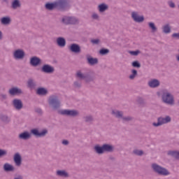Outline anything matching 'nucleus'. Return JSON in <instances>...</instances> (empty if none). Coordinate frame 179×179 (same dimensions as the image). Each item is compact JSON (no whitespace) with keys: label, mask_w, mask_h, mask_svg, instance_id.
Segmentation results:
<instances>
[{"label":"nucleus","mask_w":179,"mask_h":179,"mask_svg":"<svg viewBox=\"0 0 179 179\" xmlns=\"http://www.w3.org/2000/svg\"><path fill=\"white\" fill-rule=\"evenodd\" d=\"M48 103L49 104V107L52 110V111H61V107H62V103H61V99H59V96L57 94H52L49 96L48 99Z\"/></svg>","instance_id":"nucleus-1"},{"label":"nucleus","mask_w":179,"mask_h":179,"mask_svg":"<svg viewBox=\"0 0 179 179\" xmlns=\"http://www.w3.org/2000/svg\"><path fill=\"white\" fill-rule=\"evenodd\" d=\"M76 78L79 80H85L87 83H90V82L96 80V74L94 73H83L78 70L76 73Z\"/></svg>","instance_id":"nucleus-2"},{"label":"nucleus","mask_w":179,"mask_h":179,"mask_svg":"<svg viewBox=\"0 0 179 179\" xmlns=\"http://www.w3.org/2000/svg\"><path fill=\"white\" fill-rule=\"evenodd\" d=\"M162 101L164 104H168V106H174L175 100L174 95L169 91L167 89H164L161 91Z\"/></svg>","instance_id":"nucleus-3"},{"label":"nucleus","mask_w":179,"mask_h":179,"mask_svg":"<svg viewBox=\"0 0 179 179\" xmlns=\"http://www.w3.org/2000/svg\"><path fill=\"white\" fill-rule=\"evenodd\" d=\"M94 150L97 155H104L106 152L107 153H113L114 152V145L105 143L100 146V145L97 144L94 145Z\"/></svg>","instance_id":"nucleus-4"},{"label":"nucleus","mask_w":179,"mask_h":179,"mask_svg":"<svg viewBox=\"0 0 179 179\" xmlns=\"http://www.w3.org/2000/svg\"><path fill=\"white\" fill-rule=\"evenodd\" d=\"M151 169L154 173L159 174V176H170L169 170L156 163L152 164Z\"/></svg>","instance_id":"nucleus-5"},{"label":"nucleus","mask_w":179,"mask_h":179,"mask_svg":"<svg viewBox=\"0 0 179 179\" xmlns=\"http://www.w3.org/2000/svg\"><path fill=\"white\" fill-rule=\"evenodd\" d=\"M56 2V8L59 10H66L71 8V4L69 0H57Z\"/></svg>","instance_id":"nucleus-6"},{"label":"nucleus","mask_w":179,"mask_h":179,"mask_svg":"<svg viewBox=\"0 0 179 179\" xmlns=\"http://www.w3.org/2000/svg\"><path fill=\"white\" fill-rule=\"evenodd\" d=\"M59 115H66L67 117H78L79 111L77 110L62 109L58 110Z\"/></svg>","instance_id":"nucleus-7"},{"label":"nucleus","mask_w":179,"mask_h":179,"mask_svg":"<svg viewBox=\"0 0 179 179\" xmlns=\"http://www.w3.org/2000/svg\"><path fill=\"white\" fill-rule=\"evenodd\" d=\"M169 122H171V117L169 115H166L164 117H159L157 118V122H153L152 125L153 127H162V125H164V124H169Z\"/></svg>","instance_id":"nucleus-8"},{"label":"nucleus","mask_w":179,"mask_h":179,"mask_svg":"<svg viewBox=\"0 0 179 179\" xmlns=\"http://www.w3.org/2000/svg\"><path fill=\"white\" fill-rule=\"evenodd\" d=\"M11 104L16 111H20V110L23 108V101H22L20 99H13L11 101Z\"/></svg>","instance_id":"nucleus-9"},{"label":"nucleus","mask_w":179,"mask_h":179,"mask_svg":"<svg viewBox=\"0 0 179 179\" xmlns=\"http://www.w3.org/2000/svg\"><path fill=\"white\" fill-rule=\"evenodd\" d=\"M31 134L34 136H36V138H43L48 134V130L44 129L40 132L37 129H31Z\"/></svg>","instance_id":"nucleus-10"},{"label":"nucleus","mask_w":179,"mask_h":179,"mask_svg":"<svg viewBox=\"0 0 179 179\" xmlns=\"http://www.w3.org/2000/svg\"><path fill=\"white\" fill-rule=\"evenodd\" d=\"M131 18L136 23H143V22H145V17L139 15V13L136 11L131 12Z\"/></svg>","instance_id":"nucleus-11"},{"label":"nucleus","mask_w":179,"mask_h":179,"mask_svg":"<svg viewBox=\"0 0 179 179\" xmlns=\"http://www.w3.org/2000/svg\"><path fill=\"white\" fill-rule=\"evenodd\" d=\"M24 93L23 90L17 87H11L8 90V94L10 96H20L24 94Z\"/></svg>","instance_id":"nucleus-12"},{"label":"nucleus","mask_w":179,"mask_h":179,"mask_svg":"<svg viewBox=\"0 0 179 179\" xmlns=\"http://www.w3.org/2000/svg\"><path fill=\"white\" fill-rule=\"evenodd\" d=\"M26 56V53L24 52V50L22 49L16 50L13 53V57L14 59H23L24 57Z\"/></svg>","instance_id":"nucleus-13"},{"label":"nucleus","mask_w":179,"mask_h":179,"mask_svg":"<svg viewBox=\"0 0 179 179\" xmlns=\"http://www.w3.org/2000/svg\"><path fill=\"white\" fill-rule=\"evenodd\" d=\"M29 64L31 66H39V65H41V59L36 56L32 57L30 58Z\"/></svg>","instance_id":"nucleus-14"},{"label":"nucleus","mask_w":179,"mask_h":179,"mask_svg":"<svg viewBox=\"0 0 179 179\" xmlns=\"http://www.w3.org/2000/svg\"><path fill=\"white\" fill-rule=\"evenodd\" d=\"M83 121H84V122L85 124L92 125V124H93V122H94V117L90 114L85 115L83 117Z\"/></svg>","instance_id":"nucleus-15"},{"label":"nucleus","mask_w":179,"mask_h":179,"mask_svg":"<svg viewBox=\"0 0 179 179\" xmlns=\"http://www.w3.org/2000/svg\"><path fill=\"white\" fill-rule=\"evenodd\" d=\"M69 51L71 52H74L75 54H79L80 53L81 49H80V45L76 43H73L70 45L69 47Z\"/></svg>","instance_id":"nucleus-16"},{"label":"nucleus","mask_w":179,"mask_h":179,"mask_svg":"<svg viewBox=\"0 0 179 179\" xmlns=\"http://www.w3.org/2000/svg\"><path fill=\"white\" fill-rule=\"evenodd\" d=\"M148 85L149 87H151V89H156V87H159L160 86V80L154 78L148 81Z\"/></svg>","instance_id":"nucleus-17"},{"label":"nucleus","mask_w":179,"mask_h":179,"mask_svg":"<svg viewBox=\"0 0 179 179\" xmlns=\"http://www.w3.org/2000/svg\"><path fill=\"white\" fill-rule=\"evenodd\" d=\"M13 160L17 167H20V166H22V156H20V154L18 152L14 155Z\"/></svg>","instance_id":"nucleus-18"},{"label":"nucleus","mask_w":179,"mask_h":179,"mask_svg":"<svg viewBox=\"0 0 179 179\" xmlns=\"http://www.w3.org/2000/svg\"><path fill=\"white\" fill-rule=\"evenodd\" d=\"M41 71L45 73H52L55 69H54V67H52L50 64H45L43 66Z\"/></svg>","instance_id":"nucleus-19"},{"label":"nucleus","mask_w":179,"mask_h":179,"mask_svg":"<svg viewBox=\"0 0 179 179\" xmlns=\"http://www.w3.org/2000/svg\"><path fill=\"white\" fill-rule=\"evenodd\" d=\"M56 176L62 178H69V173L66 170H57L56 171Z\"/></svg>","instance_id":"nucleus-20"},{"label":"nucleus","mask_w":179,"mask_h":179,"mask_svg":"<svg viewBox=\"0 0 179 179\" xmlns=\"http://www.w3.org/2000/svg\"><path fill=\"white\" fill-rule=\"evenodd\" d=\"M87 62L89 65L93 66V65H97L99 64V59L97 58H93L90 55H87Z\"/></svg>","instance_id":"nucleus-21"},{"label":"nucleus","mask_w":179,"mask_h":179,"mask_svg":"<svg viewBox=\"0 0 179 179\" xmlns=\"http://www.w3.org/2000/svg\"><path fill=\"white\" fill-rule=\"evenodd\" d=\"M111 114L115 117V118H117L118 120H122L124 116V112L118 110H112Z\"/></svg>","instance_id":"nucleus-22"},{"label":"nucleus","mask_w":179,"mask_h":179,"mask_svg":"<svg viewBox=\"0 0 179 179\" xmlns=\"http://www.w3.org/2000/svg\"><path fill=\"white\" fill-rule=\"evenodd\" d=\"M27 86L29 89H30L31 90H33V89H35L36 87H37V83L33 78H29L27 80Z\"/></svg>","instance_id":"nucleus-23"},{"label":"nucleus","mask_w":179,"mask_h":179,"mask_svg":"<svg viewBox=\"0 0 179 179\" xmlns=\"http://www.w3.org/2000/svg\"><path fill=\"white\" fill-rule=\"evenodd\" d=\"M57 45L61 48H64L66 45V40L64 37H58L56 40Z\"/></svg>","instance_id":"nucleus-24"},{"label":"nucleus","mask_w":179,"mask_h":179,"mask_svg":"<svg viewBox=\"0 0 179 179\" xmlns=\"http://www.w3.org/2000/svg\"><path fill=\"white\" fill-rule=\"evenodd\" d=\"M19 139H23L24 141H27L31 138V134L29 133V131H24L19 134Z\"/></svg>","instance_id":"nucleus-25"},{"label":"nucleus","mask_w":179,"mask_h":179,"mask_svg":"<svg viewBox=\"0 0 179 179\" xmlns=\"http://www.w3.org/2000/svg\"><path fill=\"white\" fill-rule=\"evenodd\" d=\"M3 169L6 171V173L13 172L15 170V166L9 163L4 164Z\"/></svg>","instance_id":"nucleus-26"},{"label":"nucleus","mask_w":179,"mask_h":179,"mask_svg":"<svg viewBox=\"0 0 179 179\" xmlns=\"http://www.w3.org/2000/svg\"><path fill=\"white\" fill-rule=\"evenodd\" d=\"M11 8L14 10L22 8V3H20V0H13V1L11 2Z\"/></svg>","instance_id":"nucleus-27"},{"label":"nucleus","mask_w":179,"mask_h":179,"mask_svg":"<svg viewBox=\"0 0 179 179\" xmlns=\"http://www.w3.org/2000/svg\"><path fill=\"white\" fill-rule=\"evenodd\" d=\"M122 122H123V124H128L129 122H132V121H134V117L131 116V115H124L122 117Z\"/></svg>","instance_id":"nucleus-28"},{"label":"nucleus","mask_w":179,"mask_h":179,"mask_svg":"<svg viewBox=\"0 0 179 179\" xmlns=\"http://www.w3.org/2000/svg\"><path fill=\"white\" fill-rule=\"evenodd\" d=\"M0 22L1 24H3L4 26H8V24H10V22H12V20H10V17L6 16L1 17Z\"/></svg>","instance_id":"nucleus-29"},{"label":"nucleus","mask_w":179,"mask_h":179,"mask_svg":"<svg viewBox=\"0 0 179 179\" xmlns=\"http://www.w3.org/2000/svg\"><path fill=\"white\" fill-rule=\"evenodd\" d=\"M0 120L2 122L6 124H9L11 121L10 117L3 114L0 115Z\"/></svg>","instance_id":"nucleus-30"},{"label":"nucleus","mask_w":179,"mask_h":179,"mask_svg":"<svg viewBox=\"0 0 179 179\" xmlns=\"http://www.w3.org/2000/svg\"><path fill=\"white\" fill-rule=\"evenodd\" d=\"M45 9L47 10H54L55 8H57V3L55 1L54 3H46L45 5Z\"/></svg>","instance_id":"nucleus-31"},{"label":"nucleus","mask_w":179,"mask_h":179,"mask_svg":"<svg viewBox=\"0 0 179 179\" xmlns=\"http://www.w3.org/2000/svg\"><path fill=\"white\" fill-rule=\"evenodd\" d=\"M108 9V5L103 3L98 6V10L100 13H103V12H106Z\"/></svg>","instance_id":"nucleus-32"},{"label":"nucleus","mask_w":179,"mask_h":179,"mask_svg":"<svg viewBox=\"0 0 179 179\" xmlns=\"http://www.w3.org/2000/svg\"><path fill=\"white\" fill-rule=\"evenodd\" d=\"M168 156H172V157H175L179 160V152L176 150H169L167 152Z\"/></svg>","instance_id":"nucleus-33"},{"label":"nucleus","mask_w":179,"mask_h":179,"mask_svg":"<svg viewBox=\"0 0 179 179\" xmlns=\"http://www.w3.org/2000/svg\"><path fill=\"white\" fill-rule=\"evenodd\" d=\"M162 31L165 34H169V33H171V27H170V24H166L162 27Z\"/></svg>","instance_id":"nucleus-34"},{"label":"nucleus","mask_w":179,"mask_h":179,"mask_svg":"<svg viewBox=\"0 0 179 179\" xmlns=\"http://www.w3.org/2000/svg\"><path fill=\"white\" fill-rule=\"evenodd\" d=\"M36 93L39 96H45L48 93V91L45 88L40 87L37 90Z\"/></svg>","instance_id":"nucleus-35"},{"label":"nucleus","mask_w":179,"mask_h":179,"mask_svg":"<svg viewBox=\"0 0 179 179\" xmlns=\"http://www.w3.org/2000/svg\"><path fill=\"white\" fill-rule=\"evenodd\" d=\"M69 24H79V19L75 17H69Z\"/></svg>","instance_id":"nucleus-36"},{"label":"nucleus","mask_w":179,"mask_h":179,"mask_svg":"<svg viewBox=\"0 0 179 179\" xmlns=\"http://www.w3.org/2000/svg\"><path fill=\"white\" fill-rule=\"evenodd\" d=\"M136 76H138V71L133 69L131 70V74L129 76V79H130V80H134Z\"/></svg>","instance_id":"nucleus-37"},{"label":"nucleus","mask_w":179,"mask_h":179,"mask_svg":"<svg viewBox=\"0 0 179 179\" xmlns=\"http://www.w3.org/2000/svg\"><path fill=\"white\" fill-rule=\"evenodd\" d=\"M136 103H138V104H139L140 106H145V104H146V102L145 101V99H143L141 96L137 97Z\"/></svg>","instance_id":"nucleus-38"},{"label":"nucleus","mask_w":179,"mask_h":179,"mask_svg":"<svg viewBox=\"0 0 179 179\" xmlns=\"http://www.w3.org/2000/svg\"><path fill=\"white\" fill-rule=\"evenodd\" d=\"M148 27L151 29L152 33H156V31H157V27H156L154 22H148Z\"/></svg>","instance_id":"nucleus-39"},{"label":"nucleus","mask_w":179,"mask_h":179,"mask_svg":"<svg viewBox=\"0 0 179 179\" xmlns=\"http://www.w3.org/2000/svg\"><path fill=\"white\" fill-rule=\"evenodd\" d=\"M133 155H135L136 156H143L144 152L142 150L135 149L133 150Z\"/></svg>","instance_id":"nucleus-40"},{"label":"nucleus","mask_w":179,"mask_h":179,"mask_svg":"<svg viewBox=\"0 0 179 179\" xmlns=\"http://www.w3.org/2000/svg\"><path fill=\"white\" fill-rule=\"evenodd\" d=\"M110 52V50L102 48L99 50L100 55H107Z\"/></svg>","instance_id":"nucleus-41"},{"label":"nucleus","mask_w":179,"mask_h":179,"mask_svg":"<svg viewBox=\"0 0 179 179\" xmlns=\"http://www.w3.org/2000/svg\"><path fill=\"white\" fill-rule=\"evenodd\" d=\"M73 86L76 89H80L82 87V82L76 80L73 83Z\"/></svg>","instance_id":"nucleus-42"},{"label":"nucleus","mask_w":179,"mask_h":179,"mask_svg":"<svg viewBox=\"0 0 179 179\" xmlns=\"http://www.w3.org/2000/svg\"><path fill=\"white\" fill-rule=\"evenodd\" d=\"M62 23H64V24H69V17H64L62 19Z\"/></svg>","instance_id":"nucleus-43"},{"label":"nucleus","mask_w":179,"mask_h":179,"mask_svg":"<svg viewBox=\"0 0 179 179\" xmlns=\"http://www.w3.org/2000/svg\"><path fill=\"white\" fill-rule=\"evenodd\" d=\"M131 65L134 66V68H141V63H139L138 61L133 62Z\"/></svg>","instance_id":"nucleus-44"},{"label":"nucleus","mask_w":179,"mask_h":179,"mask_svg":"<svg viewBox=\"0 0 179 179\" xmlns=\"http://www.w3.org/2000/svg\"><path fill=\"white\" fill-rule=\"evenodd\" d=\"M8 155V151L6 150L0 149V157H3Z\"/></svg>","instance_id":"nucleus-45"},{"label":"nucleus","mask_w":179,"mask_h":179,"mask_svg":"<svg viewBox=\"0 0 179 179\" xmlns=\"http://www.w3.org/2000/svg\"><path fill=\"white\" fill-rule=\"evenodd\" d=\"M129 54H131V55H134V57H136L139 55V54H141V51L140 50L130 51Z\"/></svg>","instance_id":"nucleus-46"},{"label":"nucleus","mask_w":179,"mask_h":179,"mask_svg":"<svg viewBox=\"0 0 179 179\" xmlns=\"http://www.w3.org/2000/svg\"><path fill=\"white\" fill-rule=\"evenodd\" d=\"M92 17L94 20H100V16H99V14L94 13L92 15Z\"/></svg>","instance_id":"nucleus-47"},{"label":"nucleus","mask_w":179,"mask_h":179,"mask_svg":"<svg viewBox=\"0 0 179 179\" xmlns=\"http://www.w3.org/2000/svg\"><path fill=\"white\" fill-rule=\"evenodd\" d=\"M0 97L1 100H8V94L1 93L0 94Z\"/></svg>","instance_id":"nucleus-48"},{"label":"nucleus","mask_w":179,"mask_h":179,"mask_svg":"<svg viewBox=\"0 0 179 179\" xmlns=\"http://www.w3.org/2000/svg\"><path fill=\"white\" fill-rule=\"evenodd\" d=\"M168 5L170 8H176V3H174V2H173V1H168Z\"/></svg>","instance_id":"nucleus-49"},{"label":"nucleus","mask_w":179,"mask_h":179,"mask_svg":"<svg viewBox=\"0 0 179 179\" xmlns=\"http://www.w3.org/2000/svg\"><path fill=\"white\" fill-rule=\"evenodd\" d=\"M35 112H36L37 114H39V115H43V110L40 108H35Z\"/></svg>","instance_id":"nucleus-50"},{"label":"nucleus","mask_w":179,"mask_h":179,"mask_svg":"<svg viewBox=\"0 0 179 179\" xmlns=\"http://www.w3.org/2000/svg\"><path fill=\"white\" fill-rule=\"evenodd\" d=\"M91 43L92 44L98 45L100 43V39H92V40H91Z\"/></svg>","instance_id":"nucleus-51"},{"label":"nucleus","mask_w":179,"mask_h":179,"mask_svg":"<svg viewBox=\"0 0 179 179\" xmlns=\"http://www.w3.org/2000/svg\"><path fill=\"white\" fill-rule=\"evenodd\" d=\"M62 145H64V146H68V145H69V141L68 140H63L62 141Z\"/></svg>","instance_id":"nucleus-52"},{"label":"nucleus","mask_w":179,"mask_h":179,"mask_svg":"<svg viewBox=\"0 0 179 179\" xmlns=\"http://www.w3.org/2000/svg\"><path fill=\"white\" fill-rule=\"evenodd\" d=\"M14 179H23V176L21 175H17V176L14 177Z\"/></svg>","instance_id":"nucleus-53"},{"label":"nucleus","mask_w":179,"mask_h":179,"mask_svg":"<svg viewBox=\"0 0 179 179\" xmlns=\"http://www.w3.org/2000/svg\"><path fill=\"white\" fill-rule=\"evenodd\" d=\"M176 61L179 62V54L176 55Z\"/></svg>","instance_id":"nucleus-54"},{"label":"nucleus","mask_w":179,"mask_h":179,"mask_svg":"<svg viewBox=\"0 0 179 179\" xmlns=\"http://www.w3.org/2000/svg\"><path fill=\"white\" fill-rule=\"evenodd\" d=\"M3 35H2V31H0V40H2Z\"/></svg>","instance_id":"nucleus-55"},{"label":"nucleus","mask_w":179,"mask_h":179,"mask_svg":"<svg viewBox=\"0 0 179 179\" xmlns=\"http://www.w3.org/2000/svg\"><path fill=\"white\" fill-rule=\"evenodd\" d=\"M3 2H5L6 3H9V1L8 0H3Z\"/></svg>","instance_id":"nucleus-56"},{"label":"nucleus","mask_w":179,"mask_h":179,"mask_svg":"<svg viewBox=\"0 0 179 179\" xmlns=\"http://www.w3.org/2000/svg\"><path fill=\"white\" fill-rule=\"evenodd\" d=\"M157 94L158 96H160V92H157Z\"/></svg>","instance_id":"nucleus-57"},{"label":"nucleus","mask_w":179,"mask_h":179,"mask_svg":"<svg viewBox=\"0 0 179 179\" xmlns=\"http://www.w3.org/2000/svg\"><path fill=\"white\" fill-rule=\"evenodd\" d=\"M178 9H179V5L178 6Z\"/></svg>","instance_id":"nucleus-58"}]
</instances>
